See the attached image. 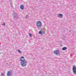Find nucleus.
<instances>
[{
    "instance_id": "obj_1",
    "label": "nucleus",
    "mask_w": 76,
    "mask_h": 76,
    "mask_svg": "<svg viewBox=\"0 0 76 76\" xmlns=\"http://www.w3.org/2000/svg\"><path fill=\"white\" fill-rule=\"evenodd\" d=\"M20 61H21L20 62L21 65L22 67H25L26 66H27L28 64V62L26 61H25V58L23 57H21L20 59Z\"/></svg>"
},
{
    "instance_id": "obj_2",
    "label": "nucleus",
    "mask_w": 76,
    "mask_h": 76,
    "mask_svg": "<svg viewBox=\"0 0 76 76\" xmlns=\"http://www.w3.org/2000/svg\"><path fill=\"white\" fill-rule=\"evenodd\" d=\"M36 25L37 26L38 28H39L42 26V24H41V21H37L36 23Z\"/></svg>"
},
{
    "instance_id": "obj_3",
    "label": "nucleus",
    "mask_w": 76,
    "mask_h": 76,
    "mask_svg": "<svg viewBox=\"0 0 76 76\" xmlns=\"http://www.w3.org/2000/svg\"><path fill=\"white\" fill-rule=\"evenodd\" d=\"M53 52L54 54L56 55H58V54H60V52L59 50H56L55 51H54Z\"/></svg>"
},
{
    "instance_id": "obj_4",
    "label": "nucleus",
    "mask_w": 76,
    "mask_h": 76,
    "mask_svg": "<svg viewBox=\"0 0 76 76\" xmlns=\"http://www.w3.org/2000/svg\"><path fill=\"white\" fill-rule=\"evenodd\" d=\"M73 72L74 75H76V67L74 66L73 67Z\"/></svg>"
},
{
    "instance_id": "obj_5",
    "label": "nucleus",
    "mask_w": 76,
    "mask_h": 76,
    "mask_svg": "<svg viewBox=\"0 0 76 76\" xmlns=\"http://www.w3.org/2000/svg\"><path fill=\"white\" fill-rule=\"evenodd\" d=\"M13 16L14 17V18H15L16 19H18V18L16 13H15V14L13 15Z\"/></svg>"
},
{
    "instance_id": "obj_6",
    "label": "nucleus",
    "mask_w": 76,
    "mask_h": 76,
    "mask_svg": "<svg viewBox=\"0 0 76 76\" xmlns=\"http://www.w3.org/2000/svg\"><path fill=\"white\" fill-rule=\"evenodd\" d=\"M7 76H12V73H11V72L10 71H8L7 72Z\"/></svg>"
},
{
    "instance_id": "obj_7",
    "label": "nucleus",
    "mask_w": 76,
    "mask_h": 76,
    "mask_svg": "<svg viewBox=\"0 0 76 76\" xmlns=\"http://www.w3.org/2000/svg\"><path fill=\"white\" fill-rule=\"evenodd\" d=\"M58 17H61V18H63V15L61 14H58Z\"/></svg>"
},
{
    "instance_id": "obj_8",
    "label": "nucleus",
    "mask_w": 76,
    "mask_h": 76,
    "mask_svg": "<svg viewBox=\"0 0 76 76\" xmlns=\"http://www.w3.org/2000/svg\"><path fill=\"white\" fill-rule=\"evenodd\" d=\"M67 49V48L66 47H64L62 48V50H66Z\"/></svg>"
},
{
    "instance_id": "obj_9",
    "label": "nucleus",
    "mask_w": 76,
    "mask_h": 76,
    "mask_svg": "<svg viewBox=\"0 0 76 76\" xmlns=\"http://www.w3.org/2000/svg\"><path fill=\"white\" fill-rule=\"evenodd\" d=\"M20 8L21 9H23V5H22L20 6Z\"/></svg>"
},
{
    "instance_id": "obj_10",
    "label": "nucleus",
    "mask_w": 76,
    "mask_h": 76,
    "mask_svg": "<svg viewBox=\"0 0 76 76\" xmlns=\"http://www.w3.org/2000/svg\"><path fill=\"white\" fill-rule=\"evenodd\" d=\"M1 76H5L4 73H1Z\"/></svg>"
},
{
    "instance_id": "obj_11",
    "label": "nucleus",
    "mask_w": 76,
    "mask_h": 76,
    "mask_svg": "<svg viewBox=\"0 0 76 76\" xmlns=\"http://www.w3.org/2000/svg\"><path fill=\"white\" fill-rule=\"evenodd\" d=\"M18 52L19 53H22V51L19 50V49H18Z\"/></svg>"
},
{
    "instance_id": "obj_12",
    "label": "nucleus",
    "mask_w": 76,
    "mask_h": 76,
    "mask_svg": "<svg viewBox=\"0 0 76 76\" xmlns=\"http://www.w3.org/2000/svg\"><path fill=\"white\" fill-rule=\"evenodd\" d=\"M28 18V15H26V16L25 17V19H27V18Z\"/></svg>"
},
{
    "instance_id": "obj_13",
    "label": "nucleus",
    "mask_w": 76,
    "mask_h": 76,
    "mask_svg": "<svg viewBox=\"0 0 76 76\" xmlns=\"http://www.w3.org/2000/svg\"><path fill=\"white\" fill-rule=\"evenodd\" d=\"M29 35L30 37H31L32 36V34L30 33H29Z\"/></svg>"
},
{
    "instance_id": "obj_14",
    "label": "nucleus",
    "mask_w": 76,
    "mask_h": 76,
    "mask_svg": "<svg viewBox=\"0 0 76 76\" xmlns=\"http://www.w3.org/2000/svg\"><path fill=\"white\" fill-rule=\"evenodd\" d=\"M39 33L40 34H42V32L41 31H39Z\"/></svg>"
},
{
    "instance_id": "obj_15",
    "label": "nucleus",
    "mask_w": 76,
    "mask_h": 76,
    "mask_svg": "<svg viewBox=\"0 0 76 76\" xmlns=\"http://www.w3.org/2000/svg\"><path fill=\"white\" fill-rule=\"evenodd\" d=\"M6 24H5V23H4H4L3 24H2V25H5Z\"/></svg>"
},
{
    "instance_id": "obj_16",
    "label": "nucleus",
    "mask_w": 76,
    "mask_h": 76,
    "mask_svg": "<svg viewBox=\"0 0 76 76\" xmlns=\"http://www.w3.org/2000/svg\"><path fill=\"white\" fill-rule=\"evenodd\" d=\"M10 5H12V4H11V3H10Z\"/></svg>"
}]
</instances>
